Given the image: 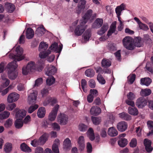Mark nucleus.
I'll list each match as a JSON object with an SVG mask.
<instances>
[{"mask_svg": "<svg viewBox=\"0 0 153 153\" xmlns=\"http://www.w3.org/2000/svg\"><path fill=\"white\" fill-rule=\"evenodd\" d=\"M16 55L10 53L9 55V57L11 59H14V60L9 63L7 66L8 69V75L9 78L11 80L15 79L18 75V72L16 70L18 65L17 61H19L24 59L23 55V48L19 46L16 48Z\"/></svg>", "mask_w": 153, "mask_h": 153, "instance_id": "obj_1", "label": "nucleus"}, {"mask_svg": "<svg viewBox=\"0 0 153 153\" xmlns=\"http://www.w3.org/2000/svg\"><path fill=\"white\" fill-rule=\"evenodd\" d=\"M45 60L42 59H39L36 64L33 61L29 62L26 66L22 68V73L23 75H27L33 71H41L44 68L45 66Z\"/></svg>", "mask_w": 153, "mask_h": 153, "instance_id": "obj_2", "label": "nucleus"}, {"mask_svg": "<svg viewBox=\"0 0 153 153\" xmlns=\"http://www.w3.org/2000/svg\"><path fill=\"white\" fill-rule=\"evenodd\" d=\"M48 45L46 44V43L42 42H41L40 43L39 46V50L41 51V52L39 54V56L40 58V59H44L49 54L51 53V51L49 50L45 51L48 48Z\"/></svg>", "mask_w": 153, "mask_h": 153, "instance_id": "obj_3", "label": "nucleus"}, {"mask_svg": "<svg viewBox=\"0 0 153 153\" xmlns=\"http://www.w3.org/2000/svg\"><path fill=\"white\" fill-rule=\"evenodd\" d=\"M123 43L124 47L129 50H132L134 49L131 37H125L123 40Z\"/></svg>", "mask_w": 153, "mask_h": 153, "instance_id": "obj_4", "label": "nucleus"}, {"mask_svg": "<svg viewBox=\"0 0 153 153\" xmlns=\"http://www.w3.org/2000/svg\"><path fill=\"white\" fill-rule=\"evenodd\" d=\"M37 94L36 91H34L28 95L27 102L29 104H33L36 103Z\"/></svg>", "mask_w": 153, "mask_h": 153, "instance_id": "obj_5", "label": "nucleus"}, {"mask_svg": "<svg viewBox=\"0 0 153 153\" xmlns=\"http://www.w3.org/2000/svg\"><path fill=\"white\" fill-rule=\"evenodd\" d=\"M19 98V95L16 93L10 94L8 96L7 101L8 103H11L17 101Z\"/></svg>", "mask_w": 153, "mask_h": 153, "instance_id": "obj_6", "label": "nucleus"}, {"mask_svg": "<svg viewBox=\"0 0 153 153\" xmlns=\"http://www.w3.org/2000/svg\"><path fill=\"white\" fill-rule=\"evenodd\" d=\"M59 107L58 105H56L53 109L48 116V119L51 121H54L57 115V111Z\"/></svg>", "mask_w": 153, "mask_h": 153, "instance_id": "obj_7", "label": "nucleus"}, {"mask_svg": "<svg viewBox=\"0 0 153 153\" xmlns=\"http://www.w3.org/2000/svg\"><path fill=\"white\" fill-rule=\"evenodd\" d=\"M58 121L61 125L66 124L68 122V117L65 114H60L58 117Z\"/></svg>", "mask_w": 153, "mask_h": 153, "instance_id": "obj_8", "label": "nucleus"}, {"mask_svg": "<svg viewBox=\"0 0 153 153\" xmlns=\"http://www.w3.org/2000/svg\"><path fill=\"white\" fill-rule=\"evenodd\" d=\"M146 100L143 97H140L138 98L136 102V106L139 108H142L146 105Z\"/></svg>", "mask_w": 153, "mask_h": 153, "instance_id": "obj_9", "label": "nucleus"}, {"mask_svg": "<svg viewBox=\"0 0 153 153\" xmlns=\"http://www.w3.org/2000/svg\"><path fill=\"white\" fill-rule=\"evenodd\" d=\"M45 74L48 76H52L56 72V68L53 66L50 65L47 67L45 69Z\"/></svg>", "mask_w": 153, "mask_h": 153, "instance_id": "obj_10", "label": "nucleus"}, {"mask_svg": "<svg viewBox=\"0 0 153 153\" xmlns=\"http://www.w3.org/2000/svg\"><path fill=\"white\" fill-rule=\"evenodd\" d=\"M85 24H82V22L80 25H78L74 30V33L77 36L81 35L85 30L84 27Z\"/></svg>", "mask_w": 153, "mask_h": 153, "instance_id": "obj_11", "label": "nucleus"}, {"mask_svg": "<svg viewBox=\"0 0 153 153\" xmlns=\"http://www.w3.org/2000/svg\"><path fill=\"white\" fill-rule=\"evenodd\" d=\"M144 144L146 151L149 153L151 152L153 148L151 146L152 141L147 139H145L144 140Z\"/></svg>", "mask_w": 153, "mask_h": 153, "instance_id": "obj_12", "label": "nucleus"}, {"mask_svg": "<svg viewBox=\"0 0 153 153\" xmlns=\"http://www.w3.org/2000/svg\"><path fill=\"white\" fill-rule=\"evenodd\" d=\"M62 45H60L59 48L58 47V44L56 42H55L52 44L49 47V48L52 51L57 52H60L62 48Z\"/></svg>", "mask_w": 153, "mask_h": 153, "instance_id": "obj_13", "label": "nucleus"}, {"mask_svg": "<svg viewBox=\"0 0 153 153\" xmlns=\"http://www.w3.org/2000/svg\"><path fill=\"white\" fill-rule=\"evenodd\" d=\"M127 124L124 121H121L118 123L117 128L118 130L121 132L125 131L127 128Z\"/></svg>", "mask_w": 153, "mask_h": 153, "instance_id": "obj_14", "label": "nucleus"}, {"mask_svg": "<svg viewBox=\"0 0 153 153\" xmlns=\"http://www.w3.org/2000/svg\"><path fill=\"white\" fill-rule=\"evenodd\" d=\"M92 12V10L91 9H89L87 11L83 17V20L82 21V24H85L87 22V20L89 19L91 16Z\"/></svg>", "mask_w": 153, "mask_h": 153, "instance_id": "obj_15", "label": "nucleus"}, {"mask_svg": "<svg viewBox=\"0 0 153 153\" xmlns=\"http://www.w3.org/2000/svg\"><path fill=\"white\" fill-rule=\"evenodd\" d=\"M91 114L94 116L98 115L101 112L100 108L97 106L92 107L90 110Z\"/></svg>", "mask_w": 153, "mask_h": 153, "instance_id": "obj_16", "label": "nucleus"}, {"mask_svg": "<svg viewBox=\"0 0 153 153\" xmlns=\"http://www.w3.org/2000/svg\"><path fill=\"white\" fill-rule=\"evenodd\" d=\"M14 111L16 112V116L17 117L23 118L26 115V111L24 110H19L16 108L14 110Z\"/></svg>", "mask_w": 153, "mask_h": 153, "instance_id": "obj_17", "label": "nucleus"}, {"mask_svg": "<svg viewBox=\"0 0 153 153\" xmlns=\"http://www.w3.org/2000/svg\"><path fill=\"white\" fill-rule=\"evenodd\" d=\"M103 23V20L102 19L97 18L95 20L92 25V27L98 28L100 27Z\"/></svg>", "mask_w": 153, "mask_h": 153, "instance_id": "obj_18", "label": "nucleus"}, {"mask_svg": "<svg viewBox=\"0 0 153 153\" xmlns=\"http://www.w3.org/2000/svg\"><path fill=\"white\" fill-rule=\"evenodd\" d=\"M126 5L124 3L121 4L115 8V11L117 16L121 15L122 12L126 9Z\"/></svg>", "mask_w": 153, "mask_h": 153, "instance_id": "obj_19", "label": "nucleus"}, {"mask_svg": "<svg viewBox=\"0 0 153 153\" xmlns=\"http://www.w3.org/2000/svg\"><path fill=\"white\" fill-rule=\"evenodd\" d=\"M78 145L79 149L82 151L85 147V141L83 136H81L79 137L78 141Z\"/></svg>", "mask_w": 153, "mask_h": 153, "instance_id": "obj_20", "label": "nucleus"}, {"mask_svg": "<svg viewBox=\"0 0 153 153\" xmlns=\"http://www.w3.org/2000/svg\"><path fill=\"white\" fill-rule=\"evenodd\" d=\"M71 147V141L68 138H66L63 142V148L65 150L70 149Z\"/></svg>", "mask_w": 153, "mask_h": 153, "instance_id": "obj_21", "label": "nucleus"}, {"mask_svg": "<svg viewBox=\"0 0 153 153\" xmlns=\"http://www.w3.org/2000/svg\"><path fill=\"white\" fill-rule=\"evenodd\" d=\"M59 141L58 139H56L52 146V149L54 153H59L58 146L59 144Z\"/></svg>", "mask_w": 153, "mask_h": 153, "instance_id": "obj_22", "label": "nucleus"}, {"mask_svg": "<svg viewBox=\"0 0 153 153\" xmlns=\"http://www.w3.org/2000/svg\"><path fill=\"white\" fill-rule=\"evenodd\" d=\"M116 22H113L111 25L110 28L108 30L107 35L108 36H111L112 33H114L116 29Z\"/></svg>", "mask_w": 153, "mask_h": 153, "instance_id": "obj_23", "label": "nucleus"}, {"mask_svg": "<svg viewBox=\"0 0 153 153\" xmlns=\"http://www.w3.org/2000/svg\"><path fill=\"white\" fill-rule=\"evenodd\" d=\"M108 134L109 136L114 137L116 136L118 134V132L114 127H111L108 128Z\"/></svg>", "mask_w": 153, "mask_h": 153, "instance_id": "obj_24", "label": "nucleus"}, {"mask_svg": "<svg viewBox=\"0 0 153 153\" xmlns=\"http://www.w3.org/2000/svg\"><path fill=\"white\" fill-rule=\"evenodd\" d=\"M91 30L88 29L86 30L82 35V37L85 42L89 41V39L91 36Z\"/></svg>", "mask_w": 153, "mask_h": 153, "instance_id": "obj_25", "label": "nucleus"}, {"mask_svg": "<svg viewBox=\"0 0 153 153\" xmlns=\"http://www.w3.org/2000/svg\"><path fill=\"white\" fill-rule=\"evenodd\" d=\"M49 134L47 133H44L39 139V140L41 145L44 144L47 140Z\"/></svg>", "mask_w": 153, "mask_h": 153, "instance_id": "obj_26", "label": "nucleus"}, {"mask_svg": "<svg viewBox=\"0 0 153 153\" xmlns=\"http://www.w3.org/2000/svg\"><path fill=\"white\" fill-rule=\"evenodd\" d=\"M140 82L141 85L148 86L152 82V80L149 77H145L141 78L140 79Z\"/></svg>", "mask_w": 153, "mask_h": 153, "instance_id": "obj_27", "label": "nucleus"}, {"mask_svg": "<svg viewBox=\"0 0 153 153\" xmlns=\"http://www.w3.org/2000/svg\"><path fill=\"white\" fill-rule=\"evenodd\" d=\"M34 35V32L31 28H28L26 32V37L27 39H32Z\"/></svg>", "mask_w": 153, "mask_h": 153, "instance_id": "obj_28", "label": "nucleus"}, {"mask_svg": "<svg viewBox=\"0 0 153 153\" xmlns=\"http://www.w3.org/2000/svg\"><path fill=\"white\" fill-rule=\"evenodd\" d=\"M45 109L44 107H41L39 108L37 113L38 117L40 118L43 117L45 115Z\"/></svg>", "mask_w": 153, "mask_h": 153, "instance_id": "obj_29", "label": "nucleus"}, {"mask_svg": "<svg viewBox=\"0 0 153 153\" xmlns=\"http://www.w3.org/2000/svg\"><path fill=\"white\" fill-rule=\"evenodd\" d=\"M45 31V29L43 26L39 27L36 31V34L39 36H41L44 34Z\"/></svg>", "mask_w": 153, "mask_h": 153, "instance_id": "obj_30", "label": "nucleus"}, {"mask_svg": "<svg viewBox=\"0 0 153 153\" xmlns=\"http://www.w3.org/2000/svg\"><path fill=\"white\" fill-rule=\"evenodd\" d=\"M111 62L108 59H103L101 62V65L102 67L106 68L110 66L111 65Z\"/></svg>", "mask_w": 153, "mask_h": 153, "instance_id": "obj_31", "label": "nucleus"}, {"mask_svg": "<svg viewBox=\"0 0 153 153\" xmlns=\"http://www.w3.org/2000/svg\"><path fill=\"white\" fill-rule=\"evenodd\" d=\"M119 117L123 120H130L131 119V116L127 113L123 112L119 114Z\"/></svg>", "mask_w": 153, "mask_h": 153, "instance_id": "obj_32", "label": "nucleus"}, {"mask_svg": "<svg viewBox=\"0 0 153 153\" xmlns=\"http://www.w3.org/2000/svg\"><path fill=\"white\" fill-rule=\"evenodd\" d=\"M21 149L23 151L26 152H31V149L25 143H23L20 145Z\"/></svg>", "mask_w": 153, "mask_h": 153, "instance_id": "obj_33", "label": "nucleus"}, {"mask_svg": "<svg viewBox=\"0 0 153 153\" xmlns=\"http://www.w3.org/2000/svg\"><path fill=\"white\" fill-rule=\"evenodd\" d=\"M87 134L89 139L91 141H93L95 139V135L94 130L92 128H90L87 131Z\"/></svg>", "mask_w": 153, "mask_h": 153, "instance_id": "obj_34", "label": "nucleus"}, {"mask_svg": "<svg viewBox=\"0 0 153 153\" xmlns=\"http://www.w3.org/2000/svg\"><path fill=\"white\" fill-rule=\"evenodd\" d=\"M128 140L126 138L120 139L117 141L118 145L121 147H125L128 143Z\"/></svg>", "mask_w": 153, "mask_h": 153, "instance_id": "obj_35", "label": "nucleus"}, {"mask_svg": "<svg viewBox=\"0 0 153 153\" xmlns=\"http://www.w3.org/2000/svg\"><path fill=\"white\" fill-rule=\"evenodd\" d=\"M23 123L22 119H17L15 122V127L17 128H21L23 125Z\"/></svg>", "mask_w": 153, "mask_h": 153, "instance_id": "obj_36", "label": "nucleus"}, {"mask_svg": "<svg viewBox=\"0 0 153 153\" xmlns=\"http://www.w3.org/2000/svg\"><path fill=\"white\" fill-rule=\"evenodd\" d=\"M128 113L132 115L137 116L138 114V111L136 108H132L130 107L128 108Z\"/></svg>", "mask_w": 153, "mask_h": 153, "instance_id": "obj_37", "label": "nucleus"}, {"mask_svg": "<svg viewBox=\"0 0 153 153\" xmlns=\"http://www.w3.org/2000/svg\"><path fill=\"white\" fill-rule=\"evenodd\" d=\"M91 120L93 123L95 125H99L101 121V118L99 117L92 116L91 117Z\"/></svg>", "mask_w": 153, "mask_h": 153, "instance_id": "obj_38", "label": "nucleus"}, {"mask_svg": "<svg viewBox=\"0 0 153 153\" xmlns=\"http://www.w3.org/2000/svg\"><path fill=\"white\" fill-rule=\"evenodd\" d=\"M151 93V91L149 89H142L140 92V95L143 96H146L149 95Z\"/></svg>", "mask_w": 153, "mask_h": 153, "instance_id": "obj_39", "label": "nucleus"}, {"mask_svg": "<svg viewBox=\"0 0 153 153\" xmlns=\"http://www.w3.org/2000/svg\"><path fill=\"white\" fill-rule=\"evenodd\" d=\"M108 27V25H103V26L102 27L101 29L98 32V34L100 35H102L107 30Z\"/></svg>", "mask_w": 153, "mask_h": 153, "instance_id": "obj_40", "label": "nucleus"}, {"mask_svg": "<svg viewBox=\"0 0 153 153\" xmlns=\"http://www.w3.org/2000/svg\"><path fill=\"white\" fill-rule=\"evenodd\" d=\"M85 74L87 76L91 78L94 76V72L93 69H89L85 71Z\"/></svg>", "mask_w": 153, "mask_h": 153, "instance_id": "obj_41", "label": "nucleus"}, {"mask_svg": "<svg viewBox=\"0 0 153 153\" xmlns=\"http://www.w3.org/2000/svg\"><path fill=\"white\" fill-rule=\"evenodd\" d=\"M10 113L5 111L0 113V120H3L8 118L10 115Z\"/></svg>", "mask_w": 153, "mask_h": 153, "instance_id": "obj_42", "label": "nucleus"}, {"mask_svg": "<svg viewBox=\"0 0 153 153\" xmlns=\"http://www.w3.org/2000/svg\"><path fill=\"white\" fill-rule=\"evenodd\" d=\"M12 145L11 143H6L4 150L6 153H9L12 150Z\"/></svg>", "mask_w": 153, "mask_h": 153, "instance_id": "obj_43", "label": "nucleus"}, {"mask_svg": "<svg viewBox=\"0 0 153 153\" xmlns=\"http://www.w3.org/2000/svg\"><path fill=\"white\" fill-rule=\"evenodd\" d=\"M55 78L52 76L48 77L46 80V82L47 85H51L53 84L55 81Z\"/></svg>", "mask_w": 153, "mask_h": 153, "instance_id": "obj_44", "label": "nucleus"}, {"mask_svg": "<svg viewBox=\"0 0 153 153\" xmlns=\"http://www.w3.org/2000/svg\"><path fill=\"white\" fill-rule=\"evenodd\" d=\"M143 45L141 38L140 37H137L135 39V46L140 47Z\"/></svg>", "mask_w": 153, "mask_h": 153, "instance_id": "obj_45", "label": "nucleus"}, {"mask_svg": "<svg viewBox=\"0 0 153 153\" xmlns=\"http://www.w3.org/2000/svg\"><path fill=\"white\" fill-rule=\"evenodd\" d=\"M13 125V120L12 119L9 118L5 122L4 125L6 128L10 127Z\"/></svg>", "mask_w": 153, "mask_h": 153, "instance_id": "obj_46", "label": "nucleus"}, {"mask_svg": "<svg viewBox=\"0 0 153 153\" xmlns=\"http://www.w3.org/2000/svg\"><path fill=\"white\" fill-rule=\"evenodd\" d=\"M138 26L140 30L144 31H147L149 29V27L147 25L142 22L138 25Z\"/></svg>", "mask_w": 153, "mask_h": 153, "instance_id": "obj_47", "label": "nucleus"}, {"mask_svg": "<svg viewBox=\"0 0 153 153\" xmlns=\"http://www.w3.org/2000/svg\"><path fill=\"white\" fill-rule=\"evenodd\" d=\"M97 79L98 82L102 84H104L105 83V81L102 75L98 74L97 76Z\"/></svg>", "mask_w": 153, "mask_h": 153, "instance_id": "obj_48", "label": "nucleus"}, {"mask_svg": "<svg viewBox=\"0 0 153 153\" xmlns=\"http://www.w3.org/2000/svg\"><path fill=\"white\" fill-rule=\"evenodd\" d=\"M137 144V140L135 138H133L131 139L129 143L130 146L132 148H134L136 147Z\"/></svg>", "mask_w": 153, "mask_h": 153, "instance_id": "obj_49", "label": "nucleus"}, {"mask_svg": "<svg viewBox=\"0 0 153 153\" xmlns=\"http://www.w3.org/2000/svg\"><path fill=\"white\" fill-rule=\"evenodd\" d=\"M78 128L79 130L82 132L86 131L87 129V127L86 125L83 123H81L78 126Z\"/></svg>", "mask_w": 153, "mask_h": 153, "instance_id": "obj_50", "label": "nucleus"}, {"mask_svg": "<svg viewBox=\"0 0 153 153\" xmlns=\"http://www.w3.org/2000/svg\"><path fill=\"white\" fill-rule=\"evenodd\" d=\"M86 3V1L85 0H81L79 2L78 7L79 9L82 10L85 8Z\"/></svg>", "mask_w": 153, "mask_h": 153, "instance_id": "obj_51", "label": "nucleus"}, {"mask_svg": "<svg viewBox=\"0 0 153 153\" xmlns=\"http://www.w3.org/2000/svg\"><path fill=\"white\" fill-rule=\"evenodd\" d=\"M8 11L10 13L12 12L15 9V6L13 4L10 3L7 4Z\"/></svg>", "mask_w": 153, "mask_h": 153, "instance_id": "obj_52", "label": "nucleus"}, {"mask_svg": "<svg viewBox=\"0 0 153 153\" xmlns=\"http://www.w3.org/2000/svg\"><path fill=\"white\" fill-rule=\"evenodd\" d=\"M39 107L37 104H35L34 105H31L28 108V112L29 113H32L35 110L37 109Z\"/></svg>", "mask_w": 153, "mask_h": 153, "instance_id": "obj_53", "label": "nucleus"}, {"mask_svg": "<svg viewBox=\"0 0 153 153\" xmlns=\"http://www.w3.org/2000/svg\"><path fill=\"white\" fill-rule=\"evenodd\" d=\"M16 106L15 103L8 104L6 107V109L9 111L13 110Z\"/></svg>", "mask_w": 153, "mask_h": 153, "instance_id": "obj_54", "label": "nucleus"}, {"mask_svg": "<svg viewBox=\"0 0 153 153\" xmlns=\"http://www.w3.org/2000/svg\"><path fill=\"white\" fill-rule=\"evenodd\" d=\"M31 144L33 146L35 147L38 145H42L40 143L39 140H34L31 141Z\"/></svg>", "mask_w": 153, "mask_h": 153, "instance_id": "obj_55", "label": "nucleus"}, {"mask_svg": "<svg viewBox=\"0 0 153 153\" xmlns=\"http://www.w3.org/2000/svg\"><path fill=\"white\" fill-rule=\"evenodd\" d=\"M43 82V79L42 78H38L35 81V83L34 85V87L38 86L42 84Z\"/></svg>", "mask_w": 153, "mask_h": 153, "instance_id": "obj_56", "label": "nucleus"}, {"mask_svg": "<svg viewBox=\"0 0 153 153\" xmlns=\"http://www.w3.org/2000/svg\"><path fill=\"white\" fill-rule=\"evenodd\" d=\"M136 75L134 74H133L129 78V76L128 77V82L130 84H132L135 80L136 78Z\"/></svg>", "mask_w": 153, "mask_h": 153, "instance_id": "obj_57", "label": "nucleus"}, {"mask_svg": "<svg viewBox=\"0 0 153 153\" xmlns=\"http://www.w3.org/2000/svg\"><path fill=\"white\" fill-rule=\"evenodd\" d=\"M128 99L133 100L135 98V96L134 94L132 92H129L127 94Z\"/></svg>", "mask_w": 153, "mask_h": 153, "instance_id": "obj_58", "label": "nucleus"}, {"mask_svg": "<svg viewBox=\"0 0 153 153\" xmlns=\"http://www.w3.org/2000/svg\"><path fill=\"white\" fill-rule=\"evenodd\" d=\"M51 126L55 130L59 131L60 129V126L56 123H52L51 124Z\"/></svg>", "mask_w": 153, "mask_h": 153, "instance_id": "obj_59", "label": "nucleus"}, {"mask_svg": "<svg viewBox=\"0 0 153 153\" xmlns=\"http://www.w3.org/2000/svg\"><path fill=\"white\" fill-rule=\"evenodd\" d=\"M89 86L92 88H94L95 86V83L94 80L93 79H90L88 82Z\"/></svg>", "mask_w": 153, "mask_h": 153, "instance_id": "obj_60", "label": "nucleus"}, {"mask_svg": "<svg viewBox=\"0 0 153 153\" xmlns=\"http://www.w3.org/2000/svg\"><path fill=\"white\" fill-rule=\"evenodd\" d=\"M87 150L88 153H90L92 151V146L91 144L89 142L87 144Z\"/></svg>", "mask_w": 153, "mask_h": 153, "instance_id": "obj_61", "label": "nucleus"}, {"mask_svg": "<svg viewBox=\"0 0 153 153\" xmlns=\"http://www.w3.org/2000/svg\"><path fill=\"white\" fill-rule=\"evenodd\" d=\"M2 86L3 87L5 88L9 84L10 80L7 79L4 81H2Z\"/></svg>", "mask_w": 153, "mask_h": 153, "instance_id": "obj_62", "label": "nucleus"}, {"mask_svg": "<svg viewBox=\"0 0 153 153\" xmlns=\"http://www.w3.org/2000/svg\"><path fill=\"white\" fill-rule=\"evenodd\" d=\"M147 126L149 129H153V121H148L147 122Z\"/></svg>", "mask_w": 153, "mask_h": 153, "instance_id": "obj_63", "label": "nucleus"}, {"mask_svg": "<svg viewBox=\"0 0 153 153\" xmlns=\"http://www.w3.org/2000/svg\"><path fill=\"white\" fill-rule=\"evenodd\" d=\"M43 149L40 147L36 148L35 150V153H43Z\"/></svg>", "mask_w": 153, "mask_h": 153, "instance_id": "obj_64", "label": "nucleus"}]
</instances>
